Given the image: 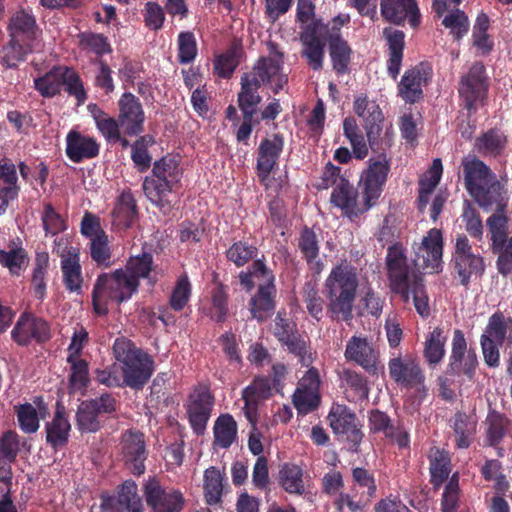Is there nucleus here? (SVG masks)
I'll list each match as a JSON object with an SVG mask.
<instances>
[{"label": "nucleus", "instance_id": "obj_1", "mask_svg": "<svg viewBox=\"0 0 512 512\" xmlns=\"http://www.w3.org/2000/svg\"><path fill=\"white\" fill-rule=\"evenodd\" d=\"M443 244L441 230L430 229L415 250L413 262L417 269L408 265L401 244L396 243L387 249L386 266L391 291L399 295L405 304L412 299L415 310L422 318L430 315V305L424 276L419 269L427 273H439L442 270Z\"/></svg>", "mask_w": 512, "mask_h": 512}, {"label": "nucleus", "instance_id": "obj_2", "mask_svg": "<svg viewBox=\"0 0 512 512\" xmlns=\"http://www.w3.org/2000/svg\"><path fill=\"white\" fill-rule=\"evenodd\" d=\"M355 268L340 264L332 268L325 280V294L328 300L327 313L332 320L350 321L358 288Z\"/></svg>", "mask_w": 512, "mask_h": 512}, {"label": "nucleus", "instance_id": "obj_3", "mask_svg": "<svg viewBox=\"0 0 512 512\" xmlns=\"http://www.w3.org/2000/svg\"><path fill=\"white\" fill-rule=\"evenodd\" d=\"M281 70L282 61L261 57L250 72L241 76V88L237 95L238 107H257L262 101L258 92L262 84H270L273 92L279 93L288 81Z\"/></svg>", "mask_w": 512, "mask_h": 512}, {"label": "nucleus", "instance_id": "obj_4", "mask_svg": "<svg viewBox=\"0 0 512 512\" xmlns=\"http://www.w3.org/2000/svg\"><path fill=\"white\" fill-rule=\"evenodd\" d=\"M181 178L179 162L170 155L163 156L153 163L151 175L144 178V194L163 214H169L173 209L170 195L180 185Z\"/></svg>", "mask_w": 512, "mask_h": 512}, {"label": "nucleus", "instance_id": "obj_5", "mask_svg": "<svg viewBox=\"0 0 512 512\" xmlns=\"http://www.w3.org/2000/svg\"><path fill=\"white\" fill-rule=\"evenodd\" d=\"M113 352L122 365L124 385L135 390L142 389L154 372L153 358L125 337L115 340Z\"/></svg>", "mask_w": 512, "mask_h": 512}, {"label": "nucleus", "instance_id": "obj_6", "mask_svg": "<svg viewBox=\"0 0 512 512\" xmlns=\"http://www.w3.org/2000/svg\"><path fill=\"white\" fill-rule=\"evenodd\" d=\"M138 289L136 281L130 279L121 268L111 273H101L95 280L91 294L95 314L106 316L109 312V301L117 304L126 302Z\"/></svg>", "mask_w": 512, "mask_h": 512}, {"label": "nucleus", "instance_id": "obj_7", "mask_svg": "<svg viewBox=\"0 0 512 512\" xmlns=\"http://www.w3.org/2000/svg\"><path fill=\"white\" fill-rule=\"evenodd\" d=\"M451 266L459 283L468 287L472 277H481L485 272L484 258L473 251L466 234H457L451 258Z\"/></svg>", "mask_w": 512, "mask_h": 512}, {"label": "nucleus", "instance_id": "obj_8", "mask_svg": "<svg viewBox=\"0 0 512 512\" xmlns=\"http://www.w3.org/2000/svg\"><path fill=\"white\" fill-rule=\"evenodd\" d=\"M117 411V400L110 393H103L94 399L83 401L76 412V426L81 433L99 431L105 419Z\"/></svg>", "mask_w": 512, "mask_h": 512}, {"label": "nucleus", "instance_id": "obj_9", "mask_svg": "<svg viewBox=\"0 0 512 512\" xmlns=\"http://www.w3.org/2000/svg\"><path fill=\"white\" fill-rule=\"evenodd\" d=\"M391 163V158L386 153L368 160V166L363 170L359 181L366 208L374 206L381 196L391 170Z\"/></svg>", "mask_w": 512, "mask_h": 512}, {"label": "nucleus", "instance_id": "obj_10", "mask_svg": "<svg viewBox=\"0 0 512 512\" xmlns=\"http://www.w3.org/2000/svg\"><path fill=\"white\" fill-rule=\"evenodd\" d=\"M478 366L479 361L475 348L468 347L464 332L455 329L445 374L453 377L464 375L469 381H472Z\"/></svg>", "mask_w": 512, "mask_h": 512}, {"label": "nucleus", "instance_id": "obj_11", "mask_svg": "<svg viewBox=\"0 0 512 512\" xmlns=\"http://www.w3.org/2000/svg\"><path fill=\"white\" fill-rule=\"evenodd\" d=\"M325 28L326 25L322 19H313L309 24L302 27L299 34L302 45L301 57L314 71H320L323 68L326 40L323 33Z\"/></svg>", "mask_w": 512, "mask_h": 512}, {"label": "nucleus", "instance_id": "obj_12", "mask_svg": "<svg viewBox=\"0 0 512 512\" xmlns=\"http://www.w3.org/2000/svg\"><path fill=\"white\" fill-rule=\"evenodd\" d=\"M328 420L334 434L342 435L349 444V450L359 452L364 433L356 414L345 405H333Z\"/></svg>", "mask_w": 512, "mask_h": 512}, {"label": "nucleus", "instance_id": "obj_13", "mask_svg": "<svg viewBox=\"0 0 512 512\" xmlns=\"http://www.w3.org/2000/svg\"><path fill=\"white\" fill-rule=\"evenodd\" d=\"M488 77L482 62H475L469 71L461 77L458 92L464 101V107L469 111H476L488 91Z\"/></svg>", "mask_w": 512, "mask_h": 512}, {"label": "nucleus", "instance_id": "obj_14", "mask_svg": "<svg viewBox=\"0 0 512 512\" xmlns=\"http://www.w3.org/2000/svg\"><path fill=\"white\" fill-rule=\"evenodd\" d=\"M214 402V395L206 385H199L189 395L186 413L189 424L196 435L204 434Z\"/></svg>", "mask_w": 512, "mask_h": 512}, {"label": "nucleus", "instance_id": "obj_15", "mask_svg": "<svg viewBox=\"0 0 512 512\" xmlns=\"http://www.w3.org/2000/svg\"><path fill=\"white\" fill-rule=\"evenodd\" d=\"M147 505L153 512H181L185 499L181 491L166 490L156 478H149L143 485Z\"/></svg>", "mask_w": 512, "mask_h": 512}, {"label": "nucleus", "instance_id": "obj_16", "mask_svg": "<svg viewBox=\"0 0 512 512\" xmlns=\"http://www.w3.org/2000/svg\"><path fill=\"white\" fill-rule=\"evenodd\" d=\"M120 448L122 459L131 472L136 476L144 474L148 457L144 433L137 429L126 430L121 435Z\"/></svg>", "mask_w": 512, "mask_h": 512}, {"label": "nucleus", "instance_id": "obj_17", "mask_svg": "<svg viewBox=\"0 0 512 512\" xmlns=\"http://www.w3.org/2000/svg\"><path fill=\"white\" fill-rule=\"evenodd\" d=\"M11 336L20 346H28L32 340L42 344L51 338L50 325L45 319L24 312L12 329Z\"/></svg>", "mask_w": 512, "mask_h": 512}, {"label": "nucleus", "instance_id": "obj_18", "mask_svg": "<svg viewBox=\"0 0 512 512\" xmlns=\"http://www.w3.org/2000/svg\"><path fill=\"white\" fill-rule=\"evenodd\" d=\"M101 512H144L138 486L134 480H125L116 495H101Z\"/></svg>", "mask_w": 512, "mask_h": 512}, {"label": "nucleus", "instance_id": "obj_19", "mask_svg": "<svg viewBox=\"0 0 512 512\" xmlns=\"http://www.w3.org/2000/svg\"><path fill=\"white\" fill-rule=\"evenodd\" d=\"M320 376L316 368L310 367L299 380L293 394L292 402L300 414H308L315 411L321 402Z\"/></svg>", "mask_w": 512, "mask_h": 512}, {"label": "nucleus", "instance_id": "obj_20", "mask_svg": "<svg viewBox=\"0 0 512 512\" xmlns=\"http://www.w3.org/2000/svg\"><path fill=\"white\" fill-rule=\"evenodd\" d=\"M389 375L405 388L424 387L425 374L418 359L412 355L393 357L388 362Z\"/></svg>", "mask_w": 512, "mask_h": 512}, {"label": "nucleus", "instance_id": "obj_21", "mask_svg": "<svg viewBox=\"0 0 512 512\" xmlns=\"http://www.w3.org/2000/svg\"><path fill=\"white\" fill-rule=\"evenodd\" d=\"M118 119L127 136H137L144 131L145 113L142 104L134 94L125 92L118 100Z\"/></svg>", "mask_w": 512, "mask_h": 512}, {"label": "nucleus", "instance_id": "obj_22", "mask_svg": "<svg viewBox=\"0 0 512 512\" xmlns=\"http://www.w3.org/2000/svg\"><path fill=\"white\" fill-rule=\"evenodd\" d=\"M344 357L348 362L362 367L369 375H378L379 352L366 337L352 336L346 344Z\"/></svg>", "mask_w": 512, "mask_h": 512}, {"label": "nucleus", "instance_id": "obj_23", "mask_svg": "<svg viewBox=\"0 0 512 512\" xmlns=\"http://www.w3.org/2000/svg\"><path fill=\"white\" fill-rule=\"evenodd\" d=\"M273 390L275 388L272 386L271 380L266 376L254 377L252 382L242 390L243 412L246 419L253 426L258 422L260 403L269 399L273 395Z\"/></svg>", "mask_w": 512, "mask_h": 512}, {"label": "nucleus", "instance_id": "obj_24", "mask_svg": "<svg viewBox=\"0 0 512 512\" xmlns=\"http://www.w3.org/2000/svg\"><path fill=\"white\" fill-rule=\"evenodd\" d=\"M283 148L284 137L280 133L261 140L256 161V171L261 183L266 182L272 171L278 166Z\"/></svg>", "mask_w": 512, "mask_h": 512}, {"label": "nucleus", "instance_id": "obj_25", "mask_svg": "<svg viewBox=\"0 0 512 512\" xmlns=\"http://www.w3.org/2000/svg\"><path fill=\"white\" fill-rule=\"evenodd\" d=\"M383 19L395 25H403L407 19L416 28L421 22V14L416 0H380Z\"/></svg>", "mask_w": 512, "mask_h": 512}, {"label": "nucleus", "instance_id": "obj_26", "mask_svg": "<svg viewBox=\"0 0 512 512\" xmlns=\"http://www.w3.org/2000/svg\"><path fill=\"white\" fill-rule=\"evenodd\" d=\"M430 77V69L420 63L404 72L400 82L398 83V96L405 103L414 104L423 98L422 87L427 84Z\"/></svg>", "mask_w": 512, "mask_h": 512}, {"label": "nucleus", "instance_id": "obj_27", "mask_svg": "<svg viewBox=\"0 0 512 512\" xmlns=\"http://www.w3.org/2000/svg\"><path fill=\"white\" fill-rule=\"evenodd\" d=\"M330 201L335 207L340 208L343 214L350 219L356 218L370 209L366 208L364 201L363 205L359 204L358 190L348 179H340L331 193Z\"/></svg>", "mask_w": 512, "mask_h": 512}, {"label": "nucleus", "instance_id": "obj_28", "mask_svg": "<svg viewBox=\"0 0 512 512\" xmlns=\"http://www.w3.org/2000/svg\"><path fill=\"white\" fill-rule=\"evenodd\" d=\"M71 424L64 406L57 404L51 421L45 424L46 443L56 452L64 449L70 437Z\"/></svg>", "mask_w": 512, "mask_h": 512}, {"label": "nucleus", "instance_id": "obj_29", "mask_svg": "<svg viewBox=\"0 0 512 512\" xmlns=\"http://www.w3.org/2000/svg\"><path fill=\"white\" fill-rule=\"evenodd\" d=\"M382 36L388 49L387 72L393 80H396L404 55L405 33L389 26L383 29Z\"/></svg>", "mask_w": 512, "mask_h": 512}, {"label": "nucleus", "instance_id": "obj_30", "mask_svg": "<svg viewBox=\"0 0 512 512\" xmlns=\"http://www.w3.org/2000/svg\"><path fill=\"white\" fill-rule=\"evenodd\" d=\"M465 188L471 195L495 178V173L482 160L465 157L462 160Z\"/></svg>", "mask_w": 512, "mask_h": 512}, {"label": "nucleus", "instance_id": "obj_31", "mask_svg": "<svg viewBox=\"0 0 512 512\" xmlns=\"http://www.w3.org/2000/svg\"><path fill=\"white\" fill-rule=\"evenodd\" d=\"M66 155L74 163H81L85 159L98 156L100 145L97 141L78 131H70L66 137Z\"/></svg>", "mask_w": 512, "mask_h": 512}, {"label": "nucleus", "instance_id": "obj_32", "mask_svg": "<svg viewBox=\"0 0 512 512\" xmlns=\"http://www.w3.org/2000/svg\"><path fill=\"white\" fill-rule=\"evenodd\" d=\"M20 187L16 165L9 158L0 160V215L4 214L11 201L18 197Z\"/></svg>", "mask_w": 512, "mask_h": 512}, {"label": "nucleus", "instance_id": "obj_33", "mask_svg": "<svg viewBox=\"0 0 512 512\" xmlns=\"http://www.w3.org/2000/svg\"><path fill=\"white\" fill-rule=\"evenodd\" d=\"M471 196L483 208L495 207V212L505 211L508 203L507 192L504 185L495 178L488 184L479 188Z\"/></svg>", "mask_w": 512, "mask_h": 512}, {"label": "nucleus", "instance_id": "obj_34", "mask_svg": "<svg viewBox=\"0 0 512 512\" xmlns=\"http://www.w3.org/2000/svg\"><path fill=\"white\" fill-rule=\"evenodd\" d=\"M384 115H380L379 119L368 120L364 123L368 149L370 148L373 153L382 155L389 150L393 143L392 128L383 130Z\"/></svg>", "mask_w": 512, "mask_h": 512}, {"label": "nucleus", "instance_id": "obj_35", "mask_svg": "<svg viewBox=\"0 0 512 512\" xmlns=\"http://www.w3.org/2000/svg\"><path fill=\"white\" fill-rule=\"evenodd\" d=\"M8 30L13 39L32 45L38 31L35 16L24 9L17 11L10 18Z\"/></svg>", "mask_w": 512, "mask_h": 512}, {"label": "nucleus", "instance_id": "obj_36", "mask_svg": "<svg viewBox=\"0 0 512 512\" xmlns=\"http://www.w3.org/2000/svg\"><path fill=\"white\" fill-rule=\"evenodd\" d=\"M276 286H258L256 293L249 301V310L259 322L267 319L276 307Z\"/></svg>", "mask_w": 512, "mask_h": 512}, {"label": "nucleus", "instance_id": "obj_37", "mask_svg": "<svg viewBox=\"0 0 512 512\" xmlns=\"http://www.w3.org/2000/svg\"><path fill=\"white\" fill-rule=\"evenodd\" d=\"M243 47L233 42L223 53L213 60V73L222 79H230L243 57Z\"/></svg>", "mask_w": 512, "mask_h": 512}, {"label": "nucleus", "instance_id": "obj_38", "mask_svg": "<svg viewBox=\"0 0 512 512\" xmlns=\"http://www.w3.org/2000/svg\"><path fill=\"white\" fill-rule=\"evenodd\" d=\"M214 287L210 291L211 307L208 316L217 323H224L229 314L228 286L219 281L218 274L213 275Z\"/></svg>", "mask_w": 512, "mask_h": 512}, {"label": "nucleus", "instance_id": "obj_39", "mask_svg": "<svg viewBox=\"0 0 512 512\" xmlns=\"http://www.w3.org/2000/svg\"><path fill=\"white\" fill-rule=\"evenodd\" d=\"M447 336L441 327H435L424 342L423 357L430 368L440 364L446 353Z\"/></svg>", "mask_w": 512, "mask_h": 512}, {"label": "nucleus", "instance_id": "obj_40", "mask_svg": "<svg viewBox=\"0 0 512 512\" xmlns=\"http://www.w3.org/2000/svg\"><path fill=\"white\" fill-rule=\"evenodd\" d=\"M507 144L506 135L497 128L489 129L475 140V149L484 157L500 156Z\"/></svg>", "mask_w": 512, "mask_h": 512}, {"label": "nucleus", "instance_id": "obj_41", "mask_svg": "<svg viewBox=\"0 0 512 512\" xmlns=\"http://www.w3.org/2000/svg\"><path fill=\"white\" fill-rule=\"evenodd\" d=\"M486 442L491 447H497L511 429L512 422L504 414L496 410L489 411L486 417Z\"/></svg>", "mask_w": 512, "mask_h": 512}, {"label": "nucleus", "instance_id": "obj_42", "mask_svg": "<svg viewBox=\"0 0 512 512\" xmlns=\"http://www.w3.org/2000/svg\"><path fill=\"white\" fill-rule=\"evenodd\" d=\"M452 422L456 446L460 449L468 448L476 434L477 421L473 416L463 411H457Z\"/></svg>", "mask_w": 512, "mask_h": 512}, {"label": "nucleus", "instance_id": "obj_43", "mask_svg": "<svg viewBox=\"0 0 512 512\" xmlns=\"http://www.w3.org/2000/svg\"><path fill=\"white\" fill-rule=\"evenodd\" d=\"M138 216L136 200L131 191H123L113 210L114 223L124 229L132 227Z\"/></svg>", "mask_w": 512, "mask_h": 512}, {"label": "nucleus", "instance_id": "obj_44", "mask_svg": "<svg viewBox=\"0 0 512 512\" xmlns=\"http://www.w3.org/2000/svg\"><path fill=\"white\" fill-rule=\"evenodd\" d=\"M290 354L294 355L303 367H309L313 363V355L309 340L300 332L293 333L278 341Z\"/></svg>", "mask_w": 512, "mask_h": 512}, {"label": "nucleus", "instance_id": "obj_45", "mask_svg": "<svg viewBox=\"0 0 512 512\" xmlns=\"http://www.w3.org/2000/svg\"><path fill=\"white\" fill-rule=\"evenodd\" d=\"M62 282L69 293L81 295L83 293L84 278L80 264V256L60 261Z\"/></svg>", "mask_w": 512, "mask_h": 512}, {"label": "nucleus", "instance_id": "obj_46", "mask_svg": "<svg viewBox=\"0 0 512 512\" xmlns=\"http://www.w3.org/2000/svg\"><path fill=\"white\" fill-rule=\"evenodd\" d=\"M88 111L94 119L97 129L107 142L110 143L119 139L122 125H120L118 118L116 119L109 116L105 111L99 108L97 104L93 103L88 105Z\"/></svg>", "mask_w": 512, "mask_h": 512}, {"label": "nucleus", "instance_id": "obj_47", "mask_svg": "<svg viewBox=\"0 0 512 512\" xmlns=\"http://www.w3.org/2000/svg\"><path fill=\"white\" fill-rule=\"evenodd\" d=\"M328 42L329 55L334 71L338 75L346 74L351 62L352 48L344 38L333 37Z\"/></svg>", "mask_w": 512, "mask_h": 512}, {"label": "nucleus", "instance_id": "obj_48", "mask_svg": "<svg viewBox=\"0 0 512 512\" xmlns=\"http://www.w3.org/2000/svg\"><path fill=\"white\" fill-rule=\"evenodd\" d=\"M298 248L307 264H315L316 271L319 273L323 268V264L320 261H316L319 257L320 245L318 237L312 228L305 226L301 230L298 238Z\"/></svg>", "mask_w": 512, "mask_h": 512}, {"label": "nucleus", "instance_id": "obj_49", "mask_svg": "<svg viewBox=\"0 0 512 512\" xmlns=\"http://www.w3.org/2000/svg\"><path fill=\"white\" fill-rule=\"evenodd\" d=\"M237 423L230 414H221L213 427L214 444L227 449L237 437Z\"/></svg>", "mask_w": 512, "mask_h": 512}, {"label": "nucleus", "instance_id": "obj_50", "mask_svg": "<svg viewBox=\"0 0 512 512\" xmlns=\"http://www.w3.org/2000/svg\"><path fill=\"white\" fill-rule=\"evenodd\" d=\"M343 134L349 140L356 159L362 160L368 156L367 141L353 117H346L343 120Z\"/></svg>", "mask_w": 512, "mask_h": 512}, {"label": "nucleus", "instance_id": "obj_51", "mask_svg": "<svg viewBox=\"0 0 512 512\" xmlns=\"http://www.w3.org/2000/svg\"><path fill=\"white\" fill-rule=\"evenodd\" d=\"M153 255L150 252H142L139 255L131 256L125 267L121 268L126 271L130 279H134L140 286V279H148L153 270Z\"/></svg>", "mask_w": 512, "mask_h": 512}, {"label": "nucleus", "instance_id": "obj_52", "mask_svg": "<svg viewBox=\"0 0 512 512\" xmlns=\"http://www.w3.org/2000/svg\"><path fill=\"white\" fill-rule=\"evenodd\" d=\"M63 65L54 66L44 76L34 80L35 89L47 98L54 97L61 92Z\"/></svg>", "mask_w": 512, "mask_h": 512}, {"label": "nucleus", "instance_id": "obj_53", "mask_svg": "<svg viewBox=\"0 0 512 512\" xmlns=\"http://www.w3.org/2000/svg\"><path fill=\"white\" fill-rule=\"evenodd\" d=\"M32 52V45L11 37L10 41L0 51V61L6 68H14L26 59Z\"/></svg>", "mask_w": 512, "mask_h": 512}, {"label": "nucleus", "instance_id": "obj_54", "mask_svg": "<svg viewBox=\"0 0 512 512\" xmlns=\"http://www.w3.org/2000/svg\"><path fill=\"white\" fill-rule=\"evenodd\" d=\"M508 222L509 218L505 211L494 212L487 218L486 225L490 236L491 248L501 247L502 244L509 240Z\"/></svg>", "mask_w": 512, "mask_h": 512}, {"label": "nucleus", "instance_id": "obj_55", "mask_svg": "<svg viewBox=\"0 0 512 512\" xmlns=\"http://www.w3.org/2000/svg\"><path fill=\"white\" fill-rule=\"evenodd\" d=\"M279 483L290 494H303L305 491L302 469L291 463H285L279 471Z\"/></svg>", "mask_w": 512, "mask_h": 512}, {"label": "nucleus", "instance_id": "obj_56", "mask_svg": "<svg viewBox=\"0 0 512 512\" xmlns=\"http://www.w3.org/2000/svg\"><path fill=\"white\" fill-rule=\"evenodd\" d=\"M432 451L429 468L431 474L430 481L434 487H439L451 472V459L445 450L436 448Z\"/></svg>", "mask_w": 512, "mask_h": 512}, {"label": "nucleus", "instance_id": "obj_57", "mask_svg": "<svg viewBox=\"0 0 512 512\" xmlns=\"http://www.w3.org/2000/svg\"><path fill=\"white\" fill-rule=\"evenodd\" d=\"M258 248L247 240L234 241L226 250V259L237 268L244 267L258 255Z\"/></svg>", "mask_w": 512, "mask_h": 512}, {"label": "nucleus", "instance_id": "obj_58", "mask_svg": "<svg viewBox=\"0 0 512 512\" xmlns=\"http://www.w3.org/2000/svg\"><path fill=\"white\" fill-rule=\"evenodd\" d=\"M49 267V255L47 252L38 253L35 257V263L32 273L31 285L34 296L38 300H44L46 297V276Z\"/></svg>", "mask_w": 512, "mask_h": 512}, {"label": "nucleus", "instance_id": "obj_59", "mask_svg": "<svg viewBox=\"0 0 512 512\" xmlns=\"http://www.w3.org/2000/svg\"><path fill=\"white\" fill-rule=\"evenodd\" d=\"M77 38L80 49L93 52L97 58L103 59V55L112 52L108 38L102 33L81 32Z\"/></svg>", "mask_w": 512, "mask_h": 512}, {"label": "nucleus", "instance_id": "obj_60", "mask_svg": "<svg viewBox=\"0 0 512 512\" xmlns=\"http://www.w3.org/2000/svg\"><path fill=\"white\" fill-rule=\"evenodd\" d=\"M70 365L68 377L69 385L74 390H84L90 382L89 363L81 357L68 356L66 359Z\"/></svg>", "mask_w": 512, "mask_h": 512}, {"label": "nucleus", "instance_id": "obj_61", "mask_svg": "<svg viewBox=\"0 0 512 512\" xmlns=\"http://www.w3.org/2000/svg\"><path fill=\"white\" fill-rule=\"evenodd\" d=\"M301 293L308 314L316 321H320L323 318L324 300L319 295L316 281L305 282Z\"/></svg>", "mask_w": 512, "mask_h": 512}, {"label": "nucleus", "instance_id": "obj_62", "mask_svg": "<svg viewBox=\"0 0 512 512\" xmlns=\"http://www.w3.org/2000/svg\"><path fill=\"white\" fill-rule=\"evenodd\" d=\"M62 86L69 96L75 97L77 105H83L88 96L79 73L72 67L64 66Z\"/></svg>", "mask_w": 512, "mask_h": 512}, {"label": "nucleus", "instance_id": "obj_63", "mask_svg": "<svg viewBox=\"0 0 512 512\" xmlns=\"http://www.w3.org/2000/svg\"><path fill=\"white\" fill-rule=\"evenodd\" d=\"M41 221L46 236H56L67 230L66 219L56 211L51 203L44 204Z\"/></svg>", "mask_w": 512, "mask_h": 512}, {"label": "nucleus", "instance_id": "obj_64", "mask_svg": "<svg viewBox=\"0 0 512 512\" xmlns=\"http://www.w3.org/2000/svg\"><path fill=\"white\" fill-rule=\"evenodd\" d=\"M88 247L91 259L98 267L108 268L112 265V252L107 234L90 240Z\"/></svg>", "mask_w": 512, "mask_h": 512}]
</instances>
